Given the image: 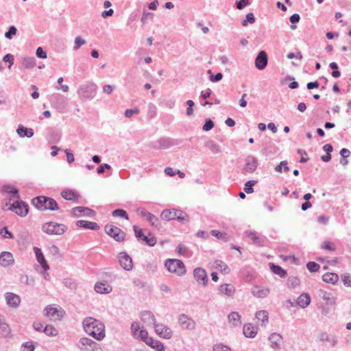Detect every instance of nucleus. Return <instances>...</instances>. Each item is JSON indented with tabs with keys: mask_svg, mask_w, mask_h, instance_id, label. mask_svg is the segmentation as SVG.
Listing matches in <instances>:
<instances>
[{
	"mask_svg": "<svg viewBox=\"0 0 351 351\" xmlns=\"http://www.w3.org/2000/svg\"><path fill=\"white\" fill-rule=\"evenodd\" d=\"M84 331L98 341L102 340L106 336L105 326L99 320L92 317H87L82 321Z\"/></svg>",
	"mask_w": 351,
	"mask_h": 351,
	"instance_id": "nucleus-1",
	"label": "nucleus"
},
{
	"mask_svg": "<svg viewBox=\"0 0 351 351\" xmlns=\"http://www.w3.org/2000/svg\"><path fill=\"white\" fill-rule=\"evenodd\" d=\"M32 204L40 210H58L59 209L57 202L51 197L38 196L32 200Z\"/></svg>",
	"mask_w": 351,
	"mask_h": 351,
	"instance_id": "nucleus-2",
	"label": "nucleus"
},
{
	"mask_svg": "<svg viewBox=\"0 0 351 351\" xmlns=\"http://www.w3.org/2000/svg\"><path fill=\"white\" fill-rule=\"evenodd\" d=\"M160 217L165 221L176 219L182 223H185L189 221V217L186 213L175 208L164 210Z\"/></svg>",
	"mask_w": 351,
	"mask_h": 351,
	"instance_id": "nucleus-3",
	"label": "nucleus"
},
{
	"mask_svg": "<svg viewBox=\"0 0 351 351\" xmlns=\"http://www.w3.org/2000/svg\"><path fill=\"white\" fill-rule=\"evenodd\" d=\"M97 86L94 83L82 84L78 90L79 96L84 99H93L96 95Z\"/></svg>",
	"mask_w": 351,
	"mask_h": 351,
	"instance_id": "nucleus-4",
	"label": "nucleus"
},
{
	"mask_svg": "<svg viewBox=\"0 0 351 351\" xmlns=\"http://www.w3.org/2000/svg\"><path fill=\"white\" fill-rule=\"evenodd\" d=\"M77 346L82 351H103L98 343L88 337L80 338Z\"/></svg>",
	"mask_w": 351,
	"mask_h": 351,
	"instance_id": "nucleus-5",
	"label": "nucleus"
},
{
	"mask_svg": "<svg viewBox=\"0 0 351 351\" xmlns=\"http://www.w3.org/2000/svg\"><path fill=\"white\" fill-rule=\"evenodd\" d=\"M165 266L169 272L175 273L178 276H182L186 273L184 263L178 259H169L166 261Z\"/></svg>",
	"mask_w": 351,
	"mask_h": 351,
	"instance_id": "nucleus-6",
	"label": "nucleus"
},
{
	"mask_svg": "<svg viewBox=\"0 0 351 351\" xmlns=\"http://www.w3.org/2000/svg\"><path fill=\"white\" fill-rule=\"evenodd\" d=\"M42 230L48 234L62 235L66 230V226L64 224L51 221L44 223Z\"/></svg>",
	"mask_w": 351,
	"mask_h": 351,
	"instance_id": "nucleus-7",
	"label": "nucleus"
},
{
	"mask_svg": "<svg viewBox=\"0 0 351 351\" xmlns=\"http://www.w3.org/2000/svg\"><path fill=\"white\" fill-rule=\"evenodd\" d=\"M105 231L117 241L120 242L124 240L125 234L118 227L108 224L105 226Z\"/></svg>",
	"mask_w": 351,
	"mask_h": 351,
	"instance_id": "nucleus-8",
	"label": "nucleus"
},
{
	"mask_svg": "<svg viewBox=\"0 0 351 351\" xmlns=\"http://www.w3.org/2000/svg\"><path fill=\"white\" fill-rule=\"evenodd\" d=\"M154 326L155 328V332L160 337L169 339L172 337L173 332L167 325L156 323Z\"/></svg>",
	"mask_w": 351,
	"mask_h": 351,
	"instance_id": "nucleus-9",
	"label": "nucleus"
},
{
	"mask_svg": "<svg viewBox=\"0 0 351 351\" xmlns=\"http://www.w3.org/2000/svg\"><path fill=\"white\" fill-rule=\"evenodd\" d=\"M178 323L182 328L185 330H193L196 326L195 322L185 314H182L179 316Z\"/></svg>",
	"mask_w": 351,
	"mask_h": 351,
	"instance_id": "nucleus-10",
	"label": "nucleus"
},
{
	"mask_svg": "<svg viewBox=\"0 0 351 351\" xmlns=\"http://www.w3.org/2000/svg\"><path fill=\"white\" fill-rule=\"evenodd\" d=\"M193 277L198 284L206 286L208 282V278L205 269L197 267L193 270Z\"/></svg>",
	"mask_w": 351,
	"mask_h": 351,
	"instance_id": "nucleus-11",
	"label": "nucleus"
},
{
	"mask_svg": "<svg viewBox=\"0 0 351 351\" xmlns=\"http://www.w3.org/2000/svg\"><path fill=\"white\" fill-rule=\"evenodd\" d=\"M119 261L120 265L123 269L130 271L133 268L132 260L126 252H121L119 254Z\"/></svg>",
	"mask_w": 351,
	"mask_h": 351,
	"instance_id": "nucleus-12",
	"label": "nucleus"
},
{
	"mask_svg": "<svg viewBox=\"0 0 351 351\" xmlns=\"http://www.w3.org/2000/svg\"><path fill=\"white\" fill-rule=\"evenodd\" d=\"M257 167L258 160L254 156L249 155L245 158L243 171L253 173L256 171Z\"/></svg>",
	"mask_w": 351,
	"mask_h": 351,
	"instance_id": "nucleus-13",
	"label": "nucleus"
},
{
	"mask_svg": "<svg viewBox=\"0 0 351 351\" xmlns=\"http://www.w3.org/2000/svg\"><path fill=\"white\" fill-rule=\"evenodd\" d=\"M245 236L252 241L253 244L257 246H263L265 238L260 236L256 232L252 230H247L245 232Z\"/></svg>",
	"mask_w": 351,
	"mask_h": 351,
	"instance_id": "nucleus-14",
	"label": "nucleus"
},
{
	"mask_svg": "<svg viewBox=\"0 0 351 351\" xmlns=\"http://www.w3.org/2000/svg\"><path fill=\"white\" fill-rule=\"evenodd\" d=\"M268 57L265 51H261L255 58V66L258 70H263L267 65Z\"/></svg>",
	"mask_w": 351,
	"mask_h": 351,
	"instance_id": "nucleus-15",
	"label": "nucleus"
},
{
	"mask_svg": "<svg viewBox=\"0 0 351 351\" xmlns=\"http://www.w3.org/2000/svg\"><path fill=\"white\" fill-rule=\"evenodd\" d=\"M10 210H14L21 217H25L28 213L27 205L24 202H16L11 206Z\"/></svg>",
	"mask_w": 351,
	"mask_h": 351,
	"instance_id": "nucleus-16",
	"label": "nucleus"
},
{
	"mask_svg": "<svg viewBox=\"0 0 351 351\" xmlns=\"http://www.w3.org/2000/svg\"><path fill=\"white\" fill-rule=\"evenodd\" d=\"M71 213L72 215L75 217H79L80 214H83V215L87 217H93L95 215V212L93 210L83 206L73 208L71 210Z\"/></svg>",
	"mask_w": 351,
	"mask_h": 351,
	"instance_id": "nucleus-17",
	"label": "nucleus"
},
{
	"mask_svg": "<svg viewBox=\"0 0 351 351\" xmlns=\"http://www.w3.org/2000/svg\"><path fill=\"white\" fill-rule=\"evenodd\" d=\"M5 298L7 304L12 308H17L21 303L20 297L13 293H6L5 295Z\"/></svg>",
	"mask_w": 351,
	"mask_h": 351,
	"instance_id": "nucleus-18",
	"label": "nucleus"
},
{
	"mask_svg": "<svg viewBox=\"0 0 351 351\" xmlns=\"http://www.w3.org/2000/svg\"><path fill=\"white\" fill-rule=\"evenodd\" d=\"M61 311L50 305L44 309V315L53 320H58L62 317Z\"/></svg>",
	"mask_w": 351,
	"mask_h": 351,
	"instance_id": "nucleus-19",
	"label": "nucleus"
},
{
	"mask_svg": "<svg viewBox=\"0 0 351 351\" xmlns=\"http://www.w3.org/2000/svg\"><path fill=\"white\" fill-rule=\"evenodd\" d=\"M33 250L35 253L37 261L40 263L41 267L44 269V271H47L49 269V266L45 258L44 254L41 249H40L38 247H34Z\"/></svg>",
	"mask_w": 351,
	"mask_h": 351,
	"instance_id": "nucleus-20",
	"label": "nucleus"
},
{
	"mask_svg": "<svg viewBox=\"0 0 351 351\" xmlns=\"http://www.w3.org/2000/svg\"><path fill=\"white\" fill-rule=\"evenodd\" d=\"M252 294L258 298H266L269 294V289L260 286H254L252 289Z\"/></svg>",
	"mask_w": 351,
	"mask_h": 351,
	"instance_id": "nucleus-21",
	"label": "nucleus"
},
{
	"mask_svg": "<svg viewBox=\"0 0 351 351\" xmlns=\"http://www.w3.org/2000/svg\"><path fill=\"white\" fill-rule=\"evenodd\" d=\"M269 341H270L271 347L274 350H278L281 346L282 337L279 333L273 332L269 335Z\"/></svg>",
	"mask_w": 351,
	"mask_h": 351,
	"instance_id": "nucleus-22",
	"label": "nucleus"
},
{
	"mask_svg": "<svg viewBox=\"0 0 351 351\" xmlns=\"http://www.w3.org/2000/svg\"><path fill=\"white\" fill-rule=\"evenodd\" d=\"M14 258L12 253L9 252H2L0 254V265L3 267H8L12 265Z\"/></svg>",
	"mask_w": 351,
	"mask_h": 351,
	"instance_id": "nucleus-23",
	"label": "nucleus"
},
{
	"mask_svg": "<svg viewBox=\"0 0 351 351\" xmlns=\"http://www.w3.org/2000/svg\"><path fill=\"white\" fill-rule=\"evenodd\" d=\"M141 320L147 325L154 326L156 324V319L154 315L149 311H145L141 313Z\"/></svg>",
	"mask_w": 351,
	"mask_h": 351,
	"instance_id": "nucleus-24",
	"label": "nucleus"
},
{
	"mask_svg": "<svg viewBox=\"0 0 351 351\" xmlns=\"http://www.w3.org/2000/svg\"><path fill=\"white\" fill-rule=\"evenodd\" d=\"M107 281L108 280H106L105 282H97L95 285V291L101 294H106L110 293L112 291V287L110 285L107 284Z\"/></svg>",
	"mask_w": 351,
	"mask_h": 351,
	"instance_id": "nucleus-25",
	"label": "nucleus"
},
{
	"mask_svg": "<svg viewBox=\"0 0 351 351\" xmlns=\"http://www.w3.org/2000/svg\"><path fill=\"white\" fill-rule=\"evenodd\" d=\"M10 332V328L7 324L5 317L0 314V335L3 337H8Z\"/></svg>",
	"mask_w": 351,
	"mask_h": 351,
	"instance_id": "nucleus-26",
	"label": "nucleus"
},
{
	"mask_svg": "<svg viewBox=\"0 0 351 351\" xmlns=\"http://www.w3.org/2000/svg\"><path fill=\"white\" fill-rule=\"evenodd\" d=\"M51 104L56 108L58 110H62L64 108L65 105V101L63 96L57 94L52 96V98L51 99Z\"/></svg>",
	"mask_w": 351,
	"mask_h": 351,
	"instance_id": "nucleus-27",
	"label": "nucleus"
},
{
	"mask_svg": "<svg viewBox=\"0 0 351 351\" xmlns=\"http://www.w3.org/2000/svg\"><path fill=\"white\" fill-rule=\"evenodd\" d=\"M219 292L221 294L226 295V296L230 297L235 293V288L231 284H222L218 288Z\"/></svg>",
	"mask_w": 351,
	"mask_h": 351,
	"instance_id": "nucleus-28",
	"label": "nucleus"
},
{
	"mask_svg": "<svg viewBox=\"0 0 351 351\" xmlns=\"http://www.w3.org/2000/svg\"><path fill=\"white\" fill-rule=\"evenodd\" d=\"M76 226L88 230H97L99 229V226L97 223L86 220L77 221Z\"/></svg>",
	"mask_w": 351,
	"mask_h": 351,
	"instance_id": "nucleus-29",
	"label": "nucleus"
},
{
	"mask_svg": "<svg viewBox=\"0 0 351 351\" xmlns=\"http://www.w3.org/2000/svg\"><path fill=\"white\" fill-rule=\"evenodd\" d=\"M173 145L170 138H161L154 145L155 149H167Z\"/></svg>",
	"mask_w": 351,
	"mask_h": 351,
	"instance_id": "nucleus-30",
	"label": "nucleus"
},
{
	"mask_svg": "<svg viewBox=\"0 0 351 351\" xmlns=\"http://www.w3.org/2000/svg\"><path fill=\"white\" fill-rule=\"evenodd\" d=\"M16 132L20 137L27 136V138H31L34 135L33 129L25 128L22 125H19Z\"/></svg>",
	"mask_w": 351,
	"mask_h": 351,
	"instance_id": "nucleus-31",
	"label": "nucleus"
},
{
	"mask_svg": "<svg viewBox=\"0 0 351 351\" xmlns=\"http://www.w3.org/2000/svg\"><path fill=\"white\" fill-rule=\"evenodd\" d=\"M311 302V298L309 294L308 293H302L301 294L297 299V304L299 305L301 308H304Z\"/></svg>",
	"mask_w": 351,
	"mask_h": 351,
	"instance_id": "nucleus-32",
	"label": "nucleus"
},
{
	"mask_svg": "<svg viewBox=\"0 0 351 351\" xmlns=\"http://www.w3.org/2000/svg\"><path fill=\"white\" fill-rule=\"evenodd\" d=\"M228 322L233 326H239L241 324V315L238 312H231L228 316Z\"/></svg>",
	"mask_w": 351,
	"mask_h": 351,
	"instance_id": "nucleus-33",
	"label": "nucleus"
},
{
	"mask_svg": "<svg viewBox=\"0 0 351 351\" xmlns=\"http://www.w3.org/2000/svg\"><path fill=\"white\" fill-rule=\"evenodd\" d=\"M257 333L256 327L250 324H245L243 326V334L246 337L253 338Z\"/></svg>",
	"mask_w": 351,
	"mask_h": 351,
	"instance_id": "nucleus-34",
	"label": "nucleus"
},
{
	"mask_svg": "<svg viewBox=\"0 0 351 351\" xmlns=\"http://www.w3.org/2000/svg\"><path fill=\"white\" fill-rule=\"evenodd\" d=\"M145 343L156 351H165L163 344L160 341L154 339L152 337L147 339V341Z\"/></svg>",
	"mask_w": 351,
	"mask_h": 351,
	"instance_id": "nucleus-35",
	"label": "nucleus"
},
{
	"mask_svg": "<svg viewBox=\"0 0 351 351\" xmlns=\"http://www.w3.org/2000/svg\"><path fill=\"white\" fill-rule=\"evenodd\" d=\"M269 265L270 269L271 270V271L274 274L279 276L281 278H285L286 276L287 271L284 269H282L280 266L276 265L274 263H270L269 264Z\"/></svg>",
	"mask_w": 351,
	"mask_h": 351,
	"instance_id": "nucleus-36",
	"label": "nucleus"
},
{
	"mask_svg": "<svg viewBox=\"0 0 351 351\" xmlns=\"http://www.w3.org/2000/svg\"><path fill=\"white\" fill-rule=\"evenodd\" d=\"M21 63L25 69H33L36 65V59L34 57H24L22 58Z\"/></svg>",
	"mask_w": 351,
	"mask_h": 351,
	"instance_id": "nucleus-37",
	"label": "nucleus"
},
{
	"mask_svg": "<svg viewBox=\"0 0 351 351\" xmlns=\"http://www.w3.org/2000/svg\"><path fill=\"white\" fill-rule=\"evenodd\" d=\"M322 280L327 283L335 284L338 281L339 276L335 273L328 272L322 276Z\"/></svg>",
	"mask_w": 351,
	"mask_h": 351,
	"instance_id": "nucleus-38",
	"label": "nucleus"
},
{
	"mask_svg": "<svg viewBox=\"0 0 351 351\" xmlns=\"http://www.w3.org/2000/svg\"><path fill=\"white\" fill-rule=\"evenodd\" d=\"M215 267L217 269L223 272L224 274H228L230 271L228 265L220 260H217L215 261Z\"/></svg>",
	"mask_w": 351,
	"mask_h": 351,
	"instance_id": "nucleus-39",
	"label": "nucleus"
},
{
	"mask_svg": "<svg viewBox=\"0 0 351 351\" xmlns=\"http://www.w3.org/2000/svg\"><path fill=\"white\" fill-rule=\"evenodd\" d=\"M62 197L66 200H75L77 199L78 195L75 193L71 190H64L61 193Z\"/></svg>",
	"mask_w": 351,
	"mask_h": 351,
	"instance_id": "nucleus-40",
	"label": "nucleus"
},
{
	"mask_svg": "<svg viewBox=\"0 0 351 351\" xmlns=\"http://www.w3.org/2000/svg\"><path fill=\"white\" fill-rule=\"evenodd\" d=\"M256 317L262 322L263 325L268 322V313L267 311H259L256 313Z\"/></svg>",
	"mask_w": 351,
	"mask_h": 351,
	"instance_id": "nucleus-41",
	"label": "nucleus"
},
{
	"mask_svg": "<svg viewBox=\"0 0 351 351\" xmlns=\"http://www.w3.org/2000/svg\"><path fill=\"white\" fill-rule=\"evenodd\" d=\"M3 191L8 193H12L14 197L19 198V191L11 185H4L3 186Z\"/></svg>",
	"mask_w": 351,
	"mask_h": 351,
	"instance_id": "nucleus-42",
	"label": "nucleus"
},
{
	"mask_svg": "<svg viewBox=\"0 0 351 351\" xmlns=\"http://www.w3.org/2000/svg\"><path fill=\"white\" fill-rule=\"evenodd\" d=\"M43 332L49 337H55L58 334V330L51 325H47Z\"/></svg>",
	"mask_w": 351,
	"mask_h": 351,
	"instance_id": "nucleus-43",
	"label": "nucleus"
},
{
	"mask_svg": "<svg viewBox=\"0 0 351 351\" xmlns=\"http://www.w3.org/2000/svg\"><path fill=\"white\" fill-rule=\"evenodd\" d=\"M289 170L288 162L287 160H283L280 162L278 165L275 167V171L278 173L287 172Z\"/></svg>",
	"mask_w": 351,
	"mask_h": 351,
	"instance_id": "nucleus-44",
	"label": "nucleus"
},
{
	"mask_svg": "<svg viewBox=\"0 0 351 351\" xmlns=\"http://www.w3.org/2000/svg\"><path fill=\"white\" fill-rule=\"evenodd\" d=\"M206 146L213 154H219L221 152L219 145L214 141L208 142Z\"/></svg>",
	"mask_w": 351,
	"mask_h": 351,
	"instance_id": "nucleus-45",
	"label": "nucleus"
},
{
	"mask_svg": "<svg viewBox=\"0 0 351 351\" xmlns=\"http://www.w3.org/2000/svg\"><path fill=\"white\" fill-rule=\"evenodd\" d=\"M256 180H249L245 184L244 191L246 193L250 194L254 192L253 186L256 184Z\"/></svg>",
	"mask_w": 351,
	"mask_h": 351,
	"instance_id": "nucleus-46",
	"label": "nucleus"
},
{
	"mask_svg": "<svg viewBox=\"0 0 351 351\" xmlns=\"http://www.w3.org/2000/svg\"><path fill=\"white\" fill-rule=\"evenodd\" d=\"M112 216L114 217H120L125 219H128V215L126 211L123 209H116L112 212Z\"/></svg>",
	"mask_w": 351,
	"mask_h": 351,
	"instance_id": "nucleus-47",
	"label": "nucleus"
},
{
	"mask_svg": "<svg viewBox=\"0 0 351 351\" xmlns=\"http://www.w3.org/2000/svg\"><path fill=\"white\" fill-rule=\"evenodd\" d=\"M322 340L327 341L332 346H335L337 343V339L335 336H329L326 334H323L322 335Z\"/></svg>",
	"mask_w": 351,
	"mask_h": 351,
	"instance_id": "nucleus-48",
	"label": "nucleus"
},
{
	"mask_svg": "<svg viewBox=\"0 0 351 351\" xmlns=\"http://www.w3.org/2000/svg\"><path fill=\"white\" fill-rule=\"evenodd\" d=\"M146 219L152 226L157 228L159 225L158 219L154 215H153L152 213H150L147 216V218Z\"/></svg>",
	"mask_w": 351,
	"mask_h": 351,
	"instance_id": "nucleus-49",
	"label": "nucleus"
},
{
	"mask_svg": "<svg viewBox=\"0 0 351 351\" xmlns=\"http://www.w3.org/2000/svg\"><path fill=\"white\" fill-rule=\"evenodd\" d=\"M85 43H86V40L84 38H82L81 36L75 37V40H74L75 45L73 47V49L74 50L79 49Z\"/></svg>",
	"mask_w": 351,
	"mask_h": 351,
	"instance_id": "nucleus-50",
	"label": "nucleus"
},
{
	"mask_svg": "<svg viewBox=\"0 0 351 351\" xmlns=\"http://www.w3.org/2000/svg\"><path fill=\"white\" fill-rule=\"evenodd\" d=\"M34 349L35 346L29 341L23 343L21 347V351H34Z\"/></svg>",
	"mask_w": 351,
	"mask_h": 351,
	"instance_id": "nucleus-51",
	"label": "nucleus"
},
{
	"mask_svg": "<svg viewBox=\"0 0 351 351\" xmlns=\"http://www.w3.org/2000/svg\"><path fill=\"white\" fill-rule=\"evenodd\" d=\"M320 296L323 298V300L328 302L330 304L334 303V299L331 297L330 293H327L325 291L320 290Z\"/></svg>",
	"mask_w": 351,
	"mask_h": 351,
	"instance_id": "nucleus-52",
	"label": "nucleus"
},
{
	"mask_svg": "<svg viewBox=\"0 0 351 351\" xmlns=\"http://www.w3.org/2000/svg\"><path fill=\"white\" fill-rule=\"evenodd\" d=\"M306 267L310 272H315L318 271L320 266L315 262L310 261L306 264Z\"/></svg>",
	"mask_w": 351,
	"mask_h": 351,
	"instance_id": "nucleus-53",
	"label": "nucleus"
},
{
	"mask_svg": "<svg viewBox=\"0 0 351 351\" xmlns=\"http://www.w3.org/2000/svg\"><path fill=\"white\" fill-rule=\"evenodd\" d=\"M255 22V17L253 14V13H248L245 16V19L242 22L243 26H246L247 23H250L251 24L254 23Z\"/></svg>",
	"mask_w": 351,
	"mask_h": 351,
	"instance_id": "nucleus-54",
	"label": "nucleus"
},
{
	"mask_svg": "<svg viewBox=\"0 0 351 351\" xmlns=\"http://www.w3.org/2000/svg\"><path fill=\"white\" fill-rule=\"evenodd\" d=\"M16 32L17 29L14 25L10 26L8 31L5 34V36L8 39H12L13 38V36L16 35Z\"/></svg>",
	"mask_w": 351,
	"mask_h": 351,
	"instance_id": "nucleus-55",
	"label": "nucleus"
},
{
	"mask_svg": "<svg viewBox=\"0 0 351 351\" xmlns=\"http://www.w3.org/2000/svg\"><path fill=\"white\" fill-rule=\"evenodd\" d=\"M300 16L298 14L295 13L291 16L289 20L290 22L292 23V25H291V28L292 29H295L296 28V26L294 24L298 23L300 21Z\"/></svg>",
	"mask_w": 351,
	"mask_h": 351,
	"instance_id": "nucleus-56",
	"label": "nucleus"
},
{
	"mask_svg": "<svg viewBox=\"0 0 351 351\" xmlns=\"http://www.w3.org/2000/svg\"><path fill=\"white\" fill-rule=\"evenodd\" d=\"M288 283L291 288H295L300 285V280L297 277H290L288 280Z\"/></svg>",
	"mask_w": 351,
	"mask_h": 351,
	"instance_id": "nucleus-57",
	"label": "nucleus"
},
{
	"mask_svg": "<svg viewBox=\"0 0 351 351\" xmlns=\"http://www.w3.org/2000/svg\"><path fill=\"white\" fill-rule=\"evenodd\" d=\"M140 112L138 108H136L134 109H127L125 111L124 115L127 118L132 117L134 114H138Z\"/></svg>",
	"mask_w": 351,
	"mask_h": 351,
	"instance_id": "nucleus-58",
	"label": "nucleus"
},
{
	"mask_svg": "<svg viewBox=\"0 0 351 351\" xmlns=\"http://www.w3.org/2000/svg\"><path fill=\"white\" fill-rule=\"evenodd\" d=\"M133 229L135 233V236L138 239H143V237H145L143 232V230L138 228L137 226H134Z\"/></svg>",
	"mask_w": 351,
	"mask_h": 351,
	"instance_id": "nucleus-59",
	"label": "nucleus"
},
{
	"mask_svg": "<svg viewBox=\"0 0 351 351\" xmlns=\"http://www.w3.org/2000/svg\"><path fill=\"white\" fill-rule=\"evenodd\" d=\"M213 351H232L231 349L221 343L216 344L213 346Z\"/></svg>",
	"mask_w": 351,
	"mask_h": 351,
	"instance_id": "nucleus-60",
	"label": "nucleus"
},
{
	"mask_svg": "<svg viewBox=\"0 0 351 351\" xmlns=\"http://www.w3.org/2000/svg\"><path fill=\"white\" fill-rule=\"evenodd\" d=\"M214 127V122L211 119H207L202 127V130L208 132Z\"/></svg>",
	"mask_w": 351,
	"mask_h": 351,
	"instance_id": "nucleus-61",
	"label": "nucleus"
},
{
	"mask_svg": "<svg viewBox=\"0 0 351 351\" xmlns=\"http://www.w3.org/2000/svg\"><path fill=\"white\" fill-rule=\"evenodd\" d=\"M137 337H139L145 343H146L147 341V339L150 338L148 336V332H147V330H143V329L139 330V332H138V335Z\"/></svg>",
	"mask_w": 351,
	"mask_h": 351,
	"instance_id": "nucleus-62",
	"label": "nucleus"
},
{
	"mask_svg": "<svg viewBox=\"0 0 351 351\" xmlns=\"http://www.w3.org/2000/svg\"><path fill=\"white\" fill-rule=\"evenodd\" d=\"M342 281L344 285L351 287V277L348 274H344L341 276Z\"/></svg>",
	"mask_w": 351,
	"mask_h": 351,
	"instance_id": "nucleus-63",
	"label": "nucleus"
},
{
	"mask_svg": "<svg viewBox=\"0 0 351 351\" xmlns=\"http://www.w3.org/2000/svg\"><path fill=\"white\" fill-rule=\"evenodd\" d=\"M143 241L146 242V243L149 246H154L156 243V239L154 237H148L147 236H145L143 237Z\"/></svg>",
	"mask_w": 351,
	"mask_h": 351,
	"instance_id": "nucleus-64",
	"label": "nucleus"
}]
</instances>
